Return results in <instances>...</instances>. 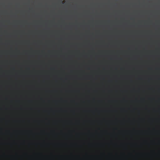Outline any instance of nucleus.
I'll return each mask as SVG.
<instances>
[{
	"label": "nucleus",
	"mask_w": 160,
	"mask_h": 160,
	"mask_svg": "<svg viewBox=\"0 0 160 160\" xmlns=\"http://www.w3.org/2000/svg\"><path fill=\"white\" fill-rule=\"evenodd\" d=\"M83 10V9H82V10Z\"/></svg>",
	"instance_id": "obj_5"
},
{
	"label": "nucleus",
	"mask_w": 160,
	"mask_h": 160,
	"mask_svg": "<svg viewBox=\"0 0 160 160\" xmlns=\"http://www.w3.org/2000/svg\"><path fill=\"white\" fill-rule=\"evenodd\" d=\"M101 10V9H100V10Z\"/></svg>",
	"instance_id": "obj_6"
},
{
	"label": "nucleus",
	"mask_w": 160,
	"mask_h": 160,
	"mask_svg": "<svg viewBox=\"0 0 160 160\" xmlns=\"http://www.w3.org/2000/svg\"><path fill=\"white\" fill-rule=\"evenodd\" d=\"M29 10H30V9H29Z\"/></svg>",
	"instance_id": "obj_2"
},
{
	"label": "nucleus",
	"mask_w": 160,
	"mask_h": 160,
	"mask_svg": "<svg viewBox=\"0 0 160 160\" xmlns=\"http://www.w3.org/2000/svg\"><path fill=\"white\" fill-rule=\"evenodd\" d=\"M112 10H113V9H112Z\"/></svg>",
	"instance_id": "obj_3"
},
{
	"label": "nucleus",
	"mask_w": 160,
	"mask_h": 160,
	"mask_svg": "<svg viewBox=\"0 0 160 160\" xmlns=\"http://www.w3.org/2000/svg\"><path fill=\"white\" fill-rule=\"evenodd\" d=\"M65 2L64 1H62V0H61V3H62V4H64V3Z\"/></svg>",
	"instance_id": "obj_1"
},
{
	"label": "nucleus",
	"mask_w": 160,
	"mask_h": 160,
	"mask_svg": "<svg viewBox=\"0 0 160 160\" xmlns=\"http://www.w3.org/2000/svg\"><path fill=\"white\" fill-rule=\"evenodd\" d=\"M133 10V9H132V10Z\"/></svg>",
	"instance_id": "obj_7"
},
{
	"label": "nucleus",
	"mask_w": 160,
	"mask_h": 160,
	"mask_svg": "<svg viewBox=\"0 0 160 160\" xmlns=\"http://www.w3.org/2000/svg\"><path fill=\"white\" fill-rule=\"evenodd\" d=\"M16 10V9H15V10Z\"/></svg>",
	"instance_id": "obj_4"
}]
</instances>
